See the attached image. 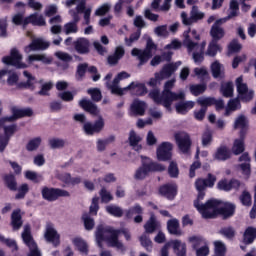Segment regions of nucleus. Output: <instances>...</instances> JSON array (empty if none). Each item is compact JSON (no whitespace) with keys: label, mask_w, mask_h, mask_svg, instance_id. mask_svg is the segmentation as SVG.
Listing matches in <instances>:
<instances>
[{"label":"nucleus","mask_w":256,"mask_h":256,"mask_svg":"<svg viewBox=\"0 0 256 256\" xmlns=\"http://www.w3.org/2000/svg\"><path fill=\"white\" fill-rule=\"evenodd\" d=\"M211 73L214 79H223L224 73L221 71V63L215 61L211 64Z\"/></svg>","instance_id":"nucleus-46"},{"label":"nucleus","mask_w":256,"mask_h":256,"mask_svg":"<svg viewBox=\"0 0 256 256\" xmlns=\"http://www.w3.org/2000/svg\"><path fill=\"white\" fill-rule=\"evenodd\" d=\"M234 128L235 129H247V118H245V116H239L235 123H234Z\"/></svg>","instance_id":"nucleus-62"},{"label":"nucleus","mask_w":256,"mask_h":256,"mask_svg":"<svg viewBox=\"0 0 256 256\" xmlns=\"http://www.w3.org/2000/svg\"><path fill=\"white\" fill-rule=\"evenodd\" d=\"M168 175L172 179H177L179 177V166H177V163L175 161H171L168 167Z\"/></svg>","instance_id":"nucleus-54"},{"label":"nucleus","mask_w":256,"mask_h":256,"mask_svg":"<svg viewBox=\"0 0 256 256\" xmlns=\"http://www.w3.org/2000/svg\"><path fill=\"white\" fill-rule=\"evenodd\" d=\"M106 211L113 217H123V209L119 206L109 205L106 207Z\"/></svg>","instance_id":"nucleus-53"},{"label":"nucleus","mask_w":256,"mask_h":256,"mask_svg":"<svg viewBox=\"0 0 256 256\" xmlns=\"http://www.w3.org/2000/svg\"><path fill=\"white\" fill-rule=\"evenodd\" d=\"M17 191L18 193L15 195V199H25V195L29 193V184H21L20 187L17 188Z\"/></svg>","instance_id":"nucleus-57"},{"label":"nucleus","mask_w":256,"mask_h":256,"mask_svg":"<svg viewBox=\"0 0 256 256\" xmlns=\"http://www.w3.org/2000/svg\"><path fill=\"white\" fill-rule=\"evenodd\" d=\"M11 225L14 231H19L23 227V217L21 216V209L14 210L11 214Z\"/></svg>","instance_id":"nucleus-32"},{"label":"nucleus","mask_w":256,"mask_h":256,"mask_svg":"<svg viewBox=\"0 0 256 256\" xmlns=\"http://www.w3.org/2000/svg\"><path fill=\"white\" fill-rule=\"evenodd\" d=\"M215 183H217V176L208 173L206 178H197L194 185H197L198 189H213Z\"/></svg>","instance_id":"nucleus-17"},{"label":"nucleus","mask_w":256,"mask_h":256,"mask_svg":"<svg viewBox=\"0 0 256 256\" xmlns=\"http://www.w3.org/2000/svg\"><path fill=\"white\" fill-rule=\"evenodd\" d=\"M22 239L29 249H35V247H37V243H35V240H33L31 228H29V226H25L24 232L22 233Z\"/></svg>","instance_id":"nucleus-36"},{"label":"nucleus","mask_w":256,"mask_h":256,"mask_svg":"<svg viewBox=\"0 0 256 256\" xmlns=\"http://www.w3.org/2000/svg\"><path fill=\"white\" fill-rule=\"evenodd\" d=\"M245 151V138L241 134L239 139L234 140L232 152L234 155H241Z\"/></svg>","instance_id":"nucleus-41"},{"label":"nucleus","mask_w":256,"mask_h":256,"mask_svg":"<svg viewBox=\"0 0 256 256\" xmlns=\"http://www.w3.org/2000/svg\"><path fill=\"white\" fill-rule=\"evenodd\" d=\"M230 14L228 15L229 19H233V17H237L239 15V2L237 0L230 1Z\"/></svg>","instance_id":"nucleus-60"},{"label":"nucleus","mask_w":256,"mask_h":256,"mask_svg":"<svg viewBox=\"0 0 256 256\" xmlns=\"http://www.w3.org/2000/svg\"><path fill=\"white\" fill-rule=\"evenodd\" d=\"M41 195L44 201H48L49 203L57 201L60 197H71V193L65 189L47 186L41 189Z\"/></svg>","instance_id":"nucleus-5"},{"label":"nucleus","mask_w":256,"mask_h":256,"mask_svg":"<svg viewBox=\"0 0 256 256\" xmlns=\"http://www.w3.org/2000/svg\"><path fill=\"white\" fill-rule=\"evenodd\" d=\"M141 38V29H138L136 32L132 33L129 38H125V43L127 47H131L135 41H139Z\"/></svg>","instance_id":"nucleus-59"},{"label":"nucleus","mask_w":256,"mask_h":256,"mask_svg":"<svg viewBox=\"0 0 256 256\" xmlns=\"http://www.w3.org/2000/svg\"><path fill=\"white\" fill-rule=\"evenodd\" d=\"M72 243L73 245H75V247H77L80 253H85L86 255L89 253V246L87 245V242H85L83 239L74 238Z\"/></svg>","instance_id":"nucleus-44"},{"label":"nucleus","mask_w":256,"mask_h":256,"mask_svg":"<svg viewBox=\"0 0 256 256\" xmlns=\"http://www.w3.org/2000/svg\"><path fill=\"white\" fill-rule=\"evenodd\" d=\"M175 86V79H171L165 82L164 90L159 91V88H154L149 92V97L154 101L156 105H162L167 109V111H171V105H173V101H183L185 100V93H175L171 91V88Z\"/></svg>","instance_id":"nucleus-2"},{"label":"nucleus","mask_w":256,"mask_h":256,"mask_svg":"<svg viewBox=\"0 0 256 256\" xmlns=\"http://www.w3.org/2000/svg\"><path fill=\"white\" fill-rule=\"evenodd\" d=\"M131 55L133 57H138L140 65H145V63H147V61H149L151 57H153V52H148L145 49L141 50L139 48H133L131 51Z\"/></svg>","instance_id":"nucleus-25"},{"label":"nucleus","mask_w":256,"mask_h":256,"mask_svg":"<svg viewBox=\"0 0 256 256\" xmlns=\"http://www.w3.org/2000/svg\"><path fill=\"white\" fill-rule=\"evenodd\" d=\"M79 107L94 117L99 115V108L95 105V103H93L91 100H88L87 98L79 101Z\"/></svg>","instance_id":"nucleus-23"},{"label":"nucleus","mask_w":256,"mask_h":256,"mask_svg":"<svg viewBox=\"0 0 256 256\" xmlns=\"http://www.w3.org/2000/svg\"><path fill=\"white\" fill-rule=\"evenodd\" d=\"M51 46V43L41 39L36 38L24 48L25 53H31V51H46L48 47Z\"/></svg>","instance_id":"nucleus-18"},{"label":"nucleus","mask_w":256,"mask_h":256,"mask_svg":"<svg viewBox=\"0 0 256 256\" xmlns=\"http://www.w3.org/2000/svg\"><path fill=\"white\" fill-rule=\"evenodd\" d=\"M0 242L4 243V245L8 246L9 249L13 251H19V246H17V242L13 239L5 238V236L0 234Z\"/></svg>","instance_id":"nucleus-52"},{"label":"nucleus","mask_w":256,"mask_h":256,"mask_svg":"<svg viewBox=\"0 0 256 256\" xmlns=\"http://www.w3.org/2000/svg\"><path fill=\"white\" fill-rule=\"evenodd\" d=\"M82 221L84 223L86 231H93V229L95 228V219L91 218V216L86 213L82 215Z\"/></svg>","instance_id":"nucleus-49"},{"label":"nucleus","mask_w":256,"mask_h":256,"mask_svg":"<svg viewBox=\"0 0 256 256\" xmlns=\"http://www.w3.org/2000/svg\"><path fill=\"white\" fill-rule=\"evenodd\" d=\"M44 237L48 243H52L53 247H59L61 245V235L51 226L46 228Z\"/></svg>","instance_id":"nucleus-21"},{"label":"nucleus","mask_w":256,"mask_h":256,"mask_svg":"<svg viewBox=\"0 0 256 256\" xmlns=\"http://www.w3.org/2000/svg\"><path fill=\"white\" fill-rule=\"evenodd\" d=\"M89 47H90V43L87 38H78L74 42L75 51H77L79 55H87V53H89L90 51Z\"/></svg>","instance_id":"nucleus-26"},{"label":"nucleus","mask_w":256,"mask_h":256,"mask_svg":"<svg viewBox=\"0 0 256 256\" xmlns=\"http://www.w3.org/2000/svg\"><path fill=\"white\" fill-rule=\"evenodd\" d=\"M126 90L131 91V89L135 90V95L137 97H143L144 95H147V86L143 83H135L132 82L127 87H125Z\"/></svg>","instance_id":"nucleus-34"},{"label":"nucleus","mask_w":256,"mask_h":256,"mask_svg":"<svg viewBox=\"0 0 256 256\" xmlns=\"http://www.w3.org/2000/svg\"><path fill=\"white\" fill-rule=\"evenodd\" d=\"M89 211H90L91 215H97V213L99 212V197L98 196H94L92 198V202H91Z\"/></svg>","instance_id":"nucleus-63"},{"label":"nucleus","mask_w":256,"mask_h":256,"mask_svg":"<svg viewBox=\"0 0 256 256\" xmlns=\"http://www.w3.org/2000/svg\"><path fill=\"white\" fill-rule=\"evenodd\" d=\"M105 127V120H103V117H99L98 120H96L93 123L86 122L83 125V131L86 133V135H95V133H100L103 131Z\"/></svg>","instance_id":"nucleus-16"},{"label":"nucleus","mask_w":256,"mask_h":256,"mask_svg":"<svg viewBox=\"0 0 256 256\" xmlns=\"http://www.w3.org/2000/svg\"><path fill=\"white\" fill-rule=\"evenodd\" d=\"M159 227H161V223H159V220H157L155 213H151L149 219L144 224L145 233L151 235L155 233Z\"/></svg>","instance_id":"nucleus-22"},{"label":"nucleus","mask_w":256,"mask_h":256,"mask_svg":"<svg viewBox=\"0 0 256 256\" xmlns=\"http://www.w3.org/2000/svg\"><path fill=\"white\" fill-rule=\"evenodd\" d=\"M29 24L33 25L34 27H45L47 22L45 21L43 15H39L37 12H35L24 19V27H27Z\"/></svg>","instance_id":"nucleus-20"},{"label":"nucleus","mask_w":256,"mask_h":256,"mask_svg":"<svg viewBox=\"0 0 256 256\" xmlns=\"http://www.w3.org/2000/svg\"><path fill=\"white\" fill-rule=\"evenodd\" d=\"M219 205H221V201L210 199L206 202V205L201 206L203 219H215L217 215H220L223 221H227V219L235 216L237 206L234 203L225 202L222 207H219Z\"/></svg>","instance_id":"nucleus-3"},{"label":"nucleus","mask_w":256,"mask_h":256,"mask_svg":"<svg viewBox=\"0 0 256 256\" xmlns=\"http://www.w3.org/2000/svg\"><path fill=\"white\" fill-rule=\"evenodd\" d=\"M41 145V137H36L31 139L27 145H26V149L28 151H37V149H39Z\"/></svg>","instance_id":"nucleus-56"},{"label":"nucleus","mask_w":256,"mask_h":256,"mask_svg":"<svg viewBox=\"0 0 256 256\" xmlns=\"http://www.w3.org/2000/svg\"><path fill=\"white\" fill-rule=\"evenodd\" d=\"M29 63L40 61L43 65H51L53 63V57L47 56V54H32L28 56Z\"/></svg>","instance_id":"nucleus-35"},{"label":"nucleus","mask_w":256,"mask_h":256,"mask_svg":"<svg viewBox=\"0 0 256 256\" xmlns=\"http://www.w3.org/2000/svg\"><path fill=\"white\" fill-rule=\"evenodd\" d=\"M231 155V150L226 145H222L216 149L213 159L215 161H229Z\"/></svg>","instance_id":"nucleus-24"},{"label":"nucleus","mask_w":256,"mask_h":256,"mask_svg":"<svg viewBox=\"0 0 256 256\" xmlns=\"http://www.w3.org/2000/svg\"><path fill=\"white\" fill-rule=\"evenodd\" d=\"M99 195L102 203H110V201H113V195H111V192H108L105 188L100 190Z\"/></svg>","instance_id":"nucleus-61"},{"label":"nucleus","mask_w":256,"mask_h":256,"mask_svg":"<svg viewBox=\"0 0 256 256\" xmlns=\"http://www.w3.org/2000/svg\"><path fill=\"white\" fill-rule=\"evenodd\" d=\"M140 243L148 253H151V251H153V242L151 241L150 237H147L145 235L141 236Z\"/></svg>","instance_id":"nucleus-55"},{"label":"nucleus","mask_w":256,"mask_h":256,"mask_svg":"<svg viewBox=\"0 0 256 256\" xmlns=\"http://www.w3.org/2000/svg\"><path fill=\"white\" fill-rule=\"evenodd\" d=\"M12 115L0 118V127H3L5 123H13L17 119H23V117H33V109L31 108H15L11 109Z\"/></svg>","instance_id":"nucleus-7"},{"label":"nucleus","mask_w":256,"mask_h":256,"mask_svg":"<svg viewBox=\"0 0 256 256\" xmlns=\"http://www.w3.org/2000/svg\"><path fill=\"white\" fill-rule=\"evenodd\" d=\"M234 91L235 88L231 81L222 83L220 86V93L222 97H225L226 99H231V97H233Z\"/></svg>","instance_id":"nucleus-38"},{"label":"nucleus","mask_w":256,"mask_h":256,"mask_svg":"<svg viewBox=\"0 0 256 256\" xmlns=\"http://www.w3.org/2000/svg\"><path fill=\"white\" fill-rule=\"evenodd\" d=\"M172 248L176 256H187V244L181 243L179 240L172 242Z\"/></svg>","instance_id":"nucleus-40"},{"label":"nucleus","mask_w":256,"mask_h":256,"mask_svg":"<svg viewBox=\"0 0 256 256\" xmlns=\"http://www.w3.org/2000/svg\"><path fill=\"white\" fill-rule=\"evenodd\" d=\"M177 71V64H166L163 66L160 72H157L156 77L158 79H169L173 73Z\"/></svg>","instance_id":"nucleus-27"},{"label":"nucleus","mask_w":256,"mask_h":256,"mask_svg":"<svg viewBox=\"0 0 256 256\" xmlns=\"http://www.w3.org/2000/svg\"><path fill=\"white\" fill-rule=\"evenodd\" d=\"M181 19L183 25H193V23H197L198 21L205 19V13L199 12V7L193 6L190 12V17L187 15V13L182 12Z\"/></svg>","instance_id":"nucleus-12"},{"label":"nucleus","mask_w":256,"mask_h":256,"mask_svg":"<svg viewBox=\"0 0 256 256\" xmlns=\"http://www.w3.org/2000/svg\"><path fill=\"white\" fill-rule=\"evenodd\" d=\"M174 138L178 149L182 153H189V151L191 150V145L193 143L191 141V136L189 135V133L183 131L176 132L174 134Z\"/></svg>","instance_id":"nucleus-8"},{"label":"nucleus","mask_w":256,"mask_h":256,"mask_svg":"<svg viewBox=\"0 0 256 256\" xmlns=\"http://www.w3.org/2000/svg\"><path fill=\"white\" fill-rule=\"evenodd\" d=\"M87 69H89V64L87 63H82L77 66L76 75H75L76 81H83V78L87 73Z\"/></svg>","instance_id":"nucleus-47"},{"label":"nucleus","mask_w":256,"mask_h":256,"mask_svg":"<svg viewBox=\"0 0 256 256\" xmlns=\"http://www.w3.org/2000/svg\"><path fill=\"white\" fill-rule=\"evenodd\" d=\"M207 91V84H193L190 86V92L194 95V97H199V95H203V93Z\"/></svg>","instance_id":"nucleus-45"},{"label":"nucleus","mask_w":256,"mask_h":256,"mask_svg":"<svg viewBox=\"0 0 256 256\" xmlns=\"http://www.w3.org/2000/svg\"><path fill=\"white\" fill-rule=\"evenodd\" d=\"M23 56L19 53L17 48H12L10 51V56H4L2 58V63L5 65H12V67H16L17 69H25L27 65L21 63Z\"/></svg>","instance_id":"nucleus-9"},{"label":"nucleus","mask_w":256,"mask_h":256,"mask_svg":"<svg viewBox=\"0 0 256 256\" xmlns=\"http://www.w3.org/2000/svg\"><path fill=\"white\" fill-rule=\"evenodd\" d=\"M225 21V18H220L213 23L210 28L211 41L219 42L221 39L225 38L226 32L225 28H223V23H225Z\"/></svg>","instance_id":"nucleus-11"},{"label":"nucleus","mask_w":256,"mask_h":256,"mask_svg":"<svg viewBox=\"0 0 256 256\" xmlns=\"http://www.w3.org/2000/svg\"><path fill=\"white\" fill-rule=\"evenodd\" d=\"M196 191H198L197 199L194 200V207L197 209V211L202 215L203 217V210L201 207L207 205V202L205 204H201V201L205 199V191L206 189H200L199 186L195 185Z\"/></svg>","instance_id":"nucleus-33"},{"label":"nucleus","mask_w":256,"mask_h":256,"mask_svg":"<svg viewBox=\"0 0 256 256\" xmlns=\"http://www.w3.org/2000/svg\"><path fill=\"white\" fill-rule=\"evenodd\" d=\"M165 169V165L159 164L158 162H142L141 167H139L134 174V179H136V181H143V179L149 176V173H163Z\"/></svg>","instance_id":"nucleus-4"},{"label":"nucleus","mask_w":256,"mask_h":256,"mask_svg":"<svg viewBox=\"0 0 256 256\" xmlns=\"http://www.w3.org/2000/svg\"><path fill=\"white\" fill-rule=\"evenodd\" d=\"M133 215H137L134 217V223H143V207L140 206L139 203L134 204V206L130 207L125 214L126 219H133Z\"/></svg>","instance_id":"nucleus-19"},{"label":"nucleus","mask_w":256,"mask_h":256,"mask_svg":"<svg viewBox=\"0 0 256 256\" xmlns=\"http://www.w3.org/2000/svg\"><path fill=\"white\" fill-rule=\"evenodd\" d=\"M243 46L239 43V40L233 39L228 45V53L233 55V53H239Z\"/></svg>","instance_id":"nucleus-51"},{"label":"nucleus","mask_w":256,"mask_h":256,"mask_svg":"<svg viewBox=\"0 0 256 256\" xmlns=\"http://www.w3.org/2000/svg\"><path fill=\"white\" fill-rule=\"evenodd\" d=\"M120 233H124L126 241L131 239V234L121 229H114L111 226L104 227L103 225H98L95 232V237L99 249H103V241H105L108 247H113L118 251H125L123 242L119 241Z\"/></svg>","instance_id":"nucleus-1"},{"label":"nucleus","mask_w":256,"mask_h":256,"mask_svg":"<svg viewBox=\"0 0 256 256\" xmlns=\"http://www.w3.org/2000/svg\"><path fill=\"white\" fill-rule=\"evenodd\" d=\"M158 161H171L173 159V144L171 142H162L156 149Z\"/></svg>","instance_id":"nucleus-10"},{"label":"nucleus","mask_w":256,"mask_h":256,"mask_svg":"<svg viewBox=\"0 0 256 256\" xmlns=\"http://www.w3.org/2000/svg\"><path fill=\"white\" fill-rule=\"evenodd\" d=\"M228 109H230V111H237V109H241V99H230L228 101Z\"/></svg>","instance_id":"nucleus-64"},{"label":"nucleus","mask_w":256,"mask_h":256,"mask_svg":"<svg viewBox=\"0 0 256 256\" xmlns=\"http://www.w3.org/2000/svg\"><path fill=\"white\" fill-rule=\"evenodd\" d=\"M194 107L195 102L193 101H180L175 105L176 113H178L179 115H187V113H189V111H191V109H193Z\"/></svg>","instance_id":"nucleus-30"},{"label":"nucleus","mask_w":256,"mask_h":256,"mask_svg":"<svg viewBox=\"0 0 256 256\" xmlns=\"http://www.w3.org/2000/svg\"><path fill=\"white\" fill-rule=\"evenodd\" d=\"M87 93L95 103H99V101L103 99V94H101V90L99 88H90L87 90Z\"/></svg>","instance_id":"nucleus-50"},{"label":"nucleus","mask_w":256,"mask_h":256,"mask_svg":"<svg viewBox=\"0 0 256 256\" xmlns=\"http://www.w3.org/2000/svg\"><path fill=\"white\" fill-rule=\"evenodd\" d=\"M213 143V133L210 130H206L202 134V147H207Z\"/></svg>","instance_id":"nucleus-58"},{"label":"nucleus","mask_w":256,"mask_h":256,"mask_svg":"<svg viewBox=\"0 0 256 256\" xmlns=\"http://www.w3.org/2000/svg\"><path fill=\"white\" fill-rule=\"evenodd\" d=\"M239 200L244 207H251V205H253L251 193H249V191H247V190H244L242 192V194L239 197Z\"/></svg>","instance_id":"nucleus-48"},{"label":"nucleus","mask_w":256,"mask_h":256,"mask_svg":"<svg viewBox=\"0 0 256 256\" xmlns=\"http://www.w3.org/2000/svg\"><path fill=\"white\" fill-rule=\"evenodd\" d=\"M242 239V243H244V245H253L256 240V228L248 226L243 233Z\"/></svg>","instance_id":"nucleus-28"},{"label":"nucleus","mask_w":256,"mask_h":256,"mask_svg":"<svg viewBox=\"0 0 256 256\" xmlns=\"http://www.w3.org/2000/svg\"><path fill=\"white\" fill-rule=\"evenodd\" d=\"M236 89L238 93V99H240L242 103H251V101H253L255 92L253 90H249V86L243 83V76H240L236 79Z\"/></svg>","instance_id":"nucleus-6"},{"label":"nucleus","mask_w":256,"mask_h":256,"mask_svg":"<svg viewBox=\"0 0 256 256\" xmlns=\"http://www.w3.org/2000/svg\"><path fill=\"white\" fill-rule=\"evenodd\" d=\"M147 107V104L144 101H140L135 99L131 106H130V113L131 115H139L143 116L145 115V108Z\"/></svg>","instance_id":"nucleus-29"},{"label":"nucleus","mask_w":256,"mask_h":256,"mask_svg":"<svg viewBox=\"0 0 256 256\" xmlns=\"http://www.w3.org/2000/svg\"><path fill=\"white\" fill-rule=\"evenodd\" d=\"M216 188L218 191H225L226 193H229V191H239L241 188V181L232 178L228 180L227 178L221 179L218 181Z\"/></svg>","instance_id":"nucleus-14"},{"label":"nucleus","mask_w":256,"mask_h":256,"mask_svg":"<svg viewBox=\"0 0 256 256\" xmlns=\"http://www.w3.org/2000/svg\"><path fill=\"white\" fill-rule=\"evenodd\" d=\"M178 192L179 187L175 183L163 184L158 189L159 195H161V197H165L168 201H173V199L177 197Z\"/></svg>","instance_id":"nucleus-15"},{"label":"nucleus","mask_w":256,"mask_h":256,"mask_svg":"<svg viewBox=\"0 0 256 256\" xmlns=\"http://www.w3.org/2000/svg\"><path fill=\"white\" fill-rule=\"evenodd\" d=\"M221 51H222V48H221V45H219V42L215 40H211L210 43L208 44L206 55H208V57H216L217 53Z\"/></svg>","instance_id":"nucleus-42"},{"label":"nucleus","mask_w":256,"mask_h":256,"mask_svg":"<svg viewBox=\"0 0 256 256\" xmlns=\"http://www.w3.org/2000/svg\"><path fill=\"white\" fill-rule=\"evenodd\" d=\"M189 33H191L192 38L195 39V41H200L201 40V35L199 33H197V30H192L191 28H189L188 30L184 31L183 33V45L184 47H187L188 51H194L195 47H199V43L197 42H193V40H191V36L189 35Z\"/></svg>","instance_id":"nucleus-13"},{"label":"nucleus","mask_w":256,"mask_h":256,"mask_svg":"<svg viewBox=\"0 0 256 256\" xmlns=\"http://www.w3.org/2000/svg\"><path fill=\"white\" fill-rule=\"evenodd\" d=\"M179 220L176 218L167 221V230L170 235H181Z\"/></svg>","instance_id":"nucleus-39"},{"label":"nucleus","mask_w":256,"mask_h":256,"mask_svg":"<svg viewBox=\"0 0 256 256\" xmlns=\"http://www.w3.org/2000/svg\"><path fill=\"white\" fill-rule=\"evenodd\" d=\"M4 186L9 189V191H17V178L15 174H5L3 177Z\"/></svg>","instance_id":"nucleus-37"},{"label":"nucleus","mask_w":256,"mask_h":256,"mask_svg":"<svg viewBox=\"0 0 256 256\" xmlns=\"http://www.w3.org/2000/svg\"><path fill=\"white\" fill-rule=\"evenodd\" d=\"M129 145L134 149V151H141L143 149V146L139 143H141L142 138L141 136L137 135V132L135 130H131L129 133Z\"/></svg>","instance_id":"nucleus-31"},{"label":"nucleus","mask_w":256,"mask_h":256,"mask_svg":"<svg viewBox=\"0 0 256 256\" xmlns=\"http://www.w3.org/2000/svg\"><path fill=\"white\" fill-rule=\"evenodd\" d=\"M189 243H192V249L196 251V249H199V247H202L204 245H207V239H205L203 236H191L188 238Z\"/></svg>","instance_id":"nucleus-43"}]
</instances>
